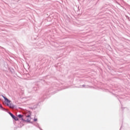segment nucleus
Instances as JSON below:
<instances>
[{"instance_id":"obj_1","label":"nucleus","mask_w":130,"mask_h":130,"mask_svg":"<svg viewBox=\"0 0 130 130\" xmlns=\"http://www.w3.org/2000/svg\"><path fill=\"white\" fill-rule=\"evenodd\" d=\"M3 97L5 100V103L8 105V106H9L10 108H14V105L11 104V101L9 100L7 98L5 97L4 96H3Z\"/></svg>"},{"instance_id":"obj_2","label":"nucleus","mask_w":130,"mask_h":130,"mask_svg":"<svg viewBox=\"0 0 130 130\" xmlns=\"http://www.w3.org/2000/svg\"><path fill=\"white\" fill-rule=\"evenodd\" d=\"M24 114L26 116V117H30L31 116V112L29 111H25L24 112Z\"/></svg>"},{"instance_id":"obj_3","label":"nucleus","mask_w":130,"mask_h":130,"mask_svg":"<svg viewBox=\"0 0 130 130\" xmlns=\"http://www.w3.org/2000/svg\"><path fill=\"white\" fill-rule=\"evenodd\" d=\"M10 115H11V116L12 117V118H13V119L14 120H18V117L15 116L14 115H13V114H12V113H9Z\"/></svg>"},{"instance_id":"obj_4","label":"nucleus","mask_w":130,"mask_h":130,"mask_svg":"<svg viewBox=\"0 0 130 130\" xmlns=\"http://www.w3.org/2000/svg\"><path fill=\"white\" fill-rule=\"evenodd\" d=\"M31 120V117H27V119L25 121H27L28 122H30Z\"/></svg>"},{"instance_id":"obj_5","label":"nucleus","mask_w":130,"mask_h":130,"mask_svg":"<svg viewBox=\"0 0 130 130\" xmlns=\"http://www.w3.org/2000/svg\"><path fill=\"white\" fill-rule=\"evenodd\" d=\"M17 116L19 117V118H22L23 117V115H18Z\"/></svg>"},{"instance_id":"obj_6","label":"nucleus","mask_w":130,"mask_h":130,"mask_svg":"<svg viewBox=\"0 0 130 130\" xmlns=\"http://www.w3.org/2000/svg\"><path fill=\"white\" fill-rule=\"evenodd\" d=\"M34 121H37V119H34Z\"/></svg>"},{"instance_id":"obj_7","label":"nucleus","mask_w":130,"mask_h":130,"mask_svg":"<svg viewBox=\"0 0 130 130\" xmlns=\"http://www.w3.org/2000/svg\"><path fill=\"white\" fill-rule=\"evenodd\" d=\"M22 120H23V121L25 120H24V119H23V118H22Z\"/></svg>"}]
</instances>
